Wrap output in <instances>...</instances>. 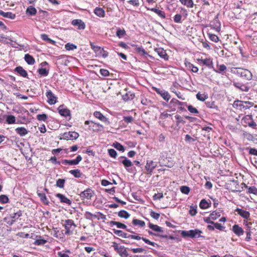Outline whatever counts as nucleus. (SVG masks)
<instances>
[{
	"label": "nucleus",
	"instance_id": "6ab92c4d",
	"mask_svg": "<svg viewBox=\"0 0 257 257\" xmlns=\"http://www.w3.org/2000/svg\"><path fill=\"white\" fill-rule=\"evenodd\" d=\"M232 230L238 236L242 235L244 233L243 229L237 224L234 225L232 226Z\"/></svg>",
	"mask_w": 257,
	"mask_h": 257
},
{
	"label": "nucleus",
	"instance_id": "a18cd8bd",
	"mask_svg": "<svg viewBox=\"0 0 257 257\" xmlns=\"http://www.w3.org/2000/svg\"><path fill=\"white\" fill-rule=\"evenodd\" d=\"M6 121L9 124H13L15 123L16 118L14 115H9L7 117Z\"/></svg>",
	"mask_w": 257,
	"mask_h": 257
},
{
	"label": "nucleus",
	"instance_id": "b1692460",
	"mask_svg": "<svg viewBox=\"0 0 257 257\" xmlns=\"http://www.w3.org/2000/svg\"><path fill=\"white\" fill-rule=\"evenodd\" d=\"M15 131L21 137H24L28 133V131L24 127H17Z\"/></svg>",
	"mask_w": 257,
	"mask_h": 257
},
{
	"label": "nucleus",
	"instance_id": "a19ab883",
	"mask_svg": "<svg viewBox=\"0 0 257 257\" xmlns=\"http://www.w3.org/2000/svg\"><path fill=\"white\" fill-rule=\"evenodd\" d=\"M118 216L121 218H128L130 215V214L125 210H121L118 213Z\"/></svg>",
	"mask_w": 257,
	"mask_h": 257
},
{
	"label": "nucleus",
	"instance_id": "338daca9",
	"mask_svg": "<svg viewBox=\"0 0 257 257\" xmlns=\"http://www.w3.org/2000/svg\"><path fill=\"white\" fill-rule=\"evenodd\" d=\"M127 3L134 7H138L140 6L139 0H130Z\"/></svg>",
	"mask_w": 257,
	"mask_h": 257
},
{
	"label": "nucleus",
	"instance_id": "39448f33",
	"mask_svg": "<svg viewBox=\"0 0 257 257\" xmlns=\"http://www.w3.org/2000/svg\"><path fill=\"white\" fill-rule=\"evenodd\" d=\"M79 136L78 133L75 132H65L61 134L60 139H64L67 140H73L77 139Z\"/></svg>",
	"mask_w": 257,
	"mask_h": 257
},
{
	"label": "nucleus",
	"instance_id": "4d7b16f0",
	"mask_svg": "<svg viewBox=\"0 0 257 257\" xmlns=\"http://www.w3.org/2000/svg\"><path fill=\"white\" fill-rule=\"evenodd\" d=\"M245 149L249 151V154L257 156V149L250 147H247Z\"/></svg>",
	"mask_w": 257,
	"mask_h": 257
},
{
	"label": "nucleus",
	"instance_id": "e2e57ef3",
	"mask_svg": "<svg viewBox=\"0 0 257 257\" xmlns=\"http://www.w3.org/2000/svg\"><path fill=\"white\" fill-rule=\"evenodd\" d=\"M84 217L87 219H91L92 217H96V215L92 214L89 211H86L84 213Z\"/></svg>",
	"mask_w": 257,
	"mask_h": 257
},
{
	"label": "nucleus",
	"instance_id": "de8ad7c7",
	"mask_svg": "<svg viewBox=\"0 0 257 257\" xmlns=\"http://www.w3.org/2000/svg\"><path fill=\"white\" fill-rule=\"evenodd\" d=\"M125 34V31H124V30H123V29L121 30L120 28L117 29V31L116 32V35L117 37L120 38L123 37Z\"/></svg>",
	"mask_w": 257,
	"mask_h": 257
},
{
	"label": "nucleus",
	"instance_id": "7ed1b4c3",
	"mask_svg": "<svg viewBox=\"0 0 257 257\" xmlns=\"http://www.w3.org/2000/svg\"><path fill=\"white\" fill-rule=\"evenodd\" d=\"M253 105V103L250 101H242L241 100H237L234 101L232 105L234 108L241 110L242 109H248L252 107Z\"/></svg>",
	"mask_w": 257,
	"mask_h": 257
},
{
	"label": "nucleus",
	"instance_id": "20e7f679",
	"mask_svg": "<svg viewBox=\"0 0 257 257\" xmlns=\"http://www.w3.org/2000/svg\"><path fill=\"white\" fill-rule=\"evenodd\" d=\"M74 221L72 219H67L65 221L64 227L66 229L65 234L68 235L72 233L73 230L76 227Z\"/></svg>",
	"mask_w": 257,
	"mask_h": 257
},
{
	"label": "nucleus",
	"instance_id": "72a5a7b5",
	"mask_svg": "<svg viewBox=\"0 0 257 257\" xmlns=\"http://www.w3.org/2000/svg\"><path fill=\"white\" fill-rule=\"evenodd\" d=\"M37 13L36 9L33 6L29 7L26 10V14L30 16H34Z\"/></svg>",
	"mask_w": 257,
	"mask_h": 257
},
{
	"label": "nucleus",
	"instance_id": "bf43d9fd",
	"mask_svg": "<svg viewBox=\"0 0 257 257\" xmlns=\"http://www.w3.org/2000/svg\"><path fill=\"white\" fill-rule=\"evenodd\" d=\"M188 110L192 113L196 114L198 113V110L191 105L187 106Z\"/></svg>",
	"mask_w": 257,
	"mask_h": 257
},
{
	"label": "nucleus",
	"instance_id": "a878e982",
	"mask_svg": "<svg viewBox=\"0 0 257 257\" xmlns=\"http://www.w3.org/2000/svg\"><path fill=\"white\" fill-rule=\"evenodd\" d=\"M217 67L218 68L217 70L214 69L216 72L222 74H224L225 73L227 68L224 64L217 65Z\"/></svg>",
	"mask_w": 257,
	"mask_h": 257
},
{
	"label": "nucleus",
	"instance_id": "603ef678",
	"mask_svg": "<svg viewBox=\"0 0 257 257\" xmlns=\"http://www.w3.org/2000/svg\"><path fill=\"white\" fill-rule=\"evenodd\" d=\"M220 216V212L217 211H213L210 214V218L212 220H216Z\"/></svg>",
	"mask_w": 257,
	"mask_h": 257
},
{
	"label": "nucleus",
	"instance_id": "4be33fe9",
	"mask_svg": "<svg viewBox=\"0 0 257 257\" xmlns=\"http://www.w3.org/2000/svg\"><path fill=\"white\" fill-rule=\"evenodd\" d=\"M37 194L38 196L40 197L41 201L45 204V205H49V201L47 199L46 195L44 193H40L37 191Z\"/></svg>",
	"mask_w": 257,
	"mask_h": 257
},
{
	"label": "nucleus",
	"instance_id": "09e8293b",
	"mask_svg": "<svg viewBox=\"0 0 257 257\" xmlns=\"http://www.w3.org/2000/svg\"><path fill=\"white\" fill-rule=\"evenodd\" d=\"M65 48L68 51L73 50L77 48V46L73 44L68 43L65 45Z\"/></svg>",
	"mask_w": 257,
	"mask_h": 257
},
{
	"label": "nucleus",
	"instance_id": "6e6d98bb",
	"mask_svg": "<svg viewBox=\"0 0 257 257\" xmlns=\"http://www.w3.org/2000/svg\"><path fill=\"white\" fill-rule=\"evenodd\" d=\"M197 206H190V209L189 210V213L190 214L193 216H195L197 213Z\"/></svg>",
	"mask_w": 257,
	"mask_h": 257
},
{
	"label": "nucleus",
	"instance_id": "1a4fd4ad",
	"mask_svg": "<svg viewBox=\"0 0 257 257\" xmlns=\"http://www.w3.org/2000/svg\"><path fill=\"white\" fill-rule=\"evenodd\" d=\"M157 163L152 160H148L147 162L145 168L148 174H151L153 170L156 167Z\"/></svg>",
	"mask_w": 257,
	"mask_h": 257
},
{
	"label": "nucleus",
	"instance_id": "49530a36",
	"mask_svg": "<svg viewBox=\"0 0 257 257\" xmlns=\"http://www.w3.org/2000/svg\"><path fill=\"white\" fill-rule=\"evenodd\" d=\"M112 146L114 147V148H115L116 150H117L118 151H120L121 152H124V147L119 143L115 142V143H113Z\"/></svg>",
	"mask_w": 257,
	"mask_h": 257
},
{
	"label": "nucleus",
	"instance_id": "aec40b11",
	"mask_svg": "<svg viewBox=\"0 0 257 257\" xmlns=\"http://www.w3.org/2000/svg\"><path fill=\"white\" fill-rule=\"evenodd\" d=\"M155 52L159 55V56L164 59L165 60L168 59V56L167 55L166 51L162 48H158L155 49Z\"/></svg>",
	"mask_w": 257,
	"mask_h": 257
},
{
	"label": "nucleus",
	"instance_id": "4c0bfd02",
	"mask_svg": "<svg viewBox=\"0 0 257 257\" xmlns=\"http://www.w3.org/2000/svg\"><path fill=\"white\" fill-rule=\"evenodd\" d=\"M185 65L186 67L190 69L194 73H197L198 71V68L194 66L192 64L189 62H185Z\"/></svg>",
	"mask_w": 257,
	"mask_h": 257
},
{
	"label": "nucleus",
	"instance_id": "774afa93",
	"mask_svg": "<svg viewBox=\"0 0 257 257\" xmlns=\"http://www.w3.org/2000/svg\"><path fill=\"white\" fill-rule=\"evenodd\" d=\"M209 35L210 39L213 42H218L219 41V38L216 35L209 34Z\"/></svg>",
	"mask_w": 257,
	"mask_h": 257
},
{
	"label": "nucleus",
	"instance_id": "9d476101",
	"mask_svg": "<svg viewBox=\"0 0 257 257\" xmlns=\"http://www.w3.org/2000/svg\"><path fill=\"white\" fill-rule=\"evenodd\" d=\"M46 95L48 98V102L50 104L56 103L57 98L51 90H48L46 93Z\"/></svg>",
	"mask_w": 257,
	"mask_h": 257
},
{
	"label": "nucleus",
	"instance_id": "0e129e2a",
	"mask_svg": "<svg viewBox=\"0 0 257 257\" xmlns=\"http://www.w3.org/2000/svg\"><path fill=\"white\" fill-rule=\"evenodd\" d=\"M108 154H109V156L111 157H112V158H115L116 157V156H117V153H116V152L114 149H108Z\"/></svg>",
	"mask_w": 257,
	"mask_h": 257
},
{
	"label": "nucleus",
	"instance_id": "2eb2a0df",
	"mask_svg": "<svg viewBox=\"0 0 257 257\" xmlns=\"http://www.w3.org/2000/svg\"><path fill=\"white\" fill-rule=\"evenodd\" d=\"M198 61L200 64H202L206 66L209 68H213V62L210 58H206L205 59H199Z\"/></svg>",
	"mask_w": 257,
	"mask_h": 257
},
{
	"label": "nucleus",
	"instance_id": "7c9ffc66",
	"mask_svg": "<svg viewBox=\"0 0 257 257\" xmlns=\"http://www.w3.org/2000/svg\"><path fill=\"white\" fill-rule=\"evenodd\" d=\"M149 227L155 231H156L158 232H163L162 227H160L159 226H158L157 225L153 224L150 222L149 223Z\"/></svg>",
	"mask_w": 257,
	"mask_h": 257
},
{
	"label": "nucleus",
	"instance_id": "864d4df0",
	"mask_svg": "<svg viewBox=\"0 0 257 257\" xmlns=\"http://www.w3.org/2000/svg\"><path fill=\"white\" fill-rule=\"evenodd\" d=\"M65 180L62 179H59L56 181V186L60 188H63L64 186Z\"/></svg>",
	"mask_w": 257,
	"mask_h": 257
},
{
	"label": "nucleus",
	"instance_id": "c756f323",
	"mask_svg": "<svg viewBox=\"0 0 257 257\" xmlns=\"http://www.w3.org/2000/svg\"><path fill=\"white\" fill-rule=\"evenodd\" d=\"M69 173L77 178H81L83 176V174L79 169L71 170Z\"/></svg>",
	"mask_w": 257,
	"mask_h": 257
},
{
	"label": "nucleus",
	"instance_id": "ea45409f",
	"mask_svg": "<svg viewBox=\"0 0 257 257\" xmlns=\"http://www.w3.org/2000/svg\"><path fill=\"white\" fill-rule=\"evenodd\" d=\"M132 223L135 226L143 227L145 225V222L144 221L139 220L138 219H134Z\"/></svg>",
	"mask_w": 257,
	"mask_h": 257
},
{
	"label": "nucleus",
	"instance_id": "79ce46f5",
	"mask_svg": "<svg viewBox=\"0 0 257 257\" xmlns=\"http://www.w3.org/2000/svg\"><path fill=\"white\" fill-rule=\"evenodd\" d=\"M199 206L201 209H207L209 207V203L205 199H202L200 202Z\"/></svg>",
	"mask_w": 257,
	"mask_h": 257
},
{
	"label": "nucleus",
	"instance_id": "5fc2aeb1",
	"mask_svg": "<svg viewBox=\"0 0 257 257\" xmlns=\"http://www.w3.org/2000/svg\"><path fill=\"white\" fill-rule=\"evenodd\" d=\"M90 45L91 46V49L96 53L98 54L99 51L101 50V48L100 47L95 46L92 43L90 42Z\"/></svg>",
	"mask_w": 257,
	"mask_h": 257
},
{
	"label": "nucleus",
	"instance_id": "2f4dec72",
	"mask_svg": "<svg viewBox=\"0 0 257 257\" xmlns=\"http://www.w3.org/2000/svg\"><path fill=\"white\" fill-rule=\"evenodd\" d=\"M94 13L96 15L100 17H103L105 15V12L103 9L100 8H96L94 10Z\"/></svg>",
	"mask_w": 257,
	"mask_h": 257
},
{
	"label": "nucleus",
	"instance_id": "13d9d810",
	"mask_svg": "<svg viewBox=\"0 0 257 257\" xmlns=\"http://www.w3.org/2000/svg\"><path fill=\"white\" fill-rule=\"evenodd\" d=\"M37 118L39 120L45 121L48 116L46 114L43 113L37 115Z\"/></svg>",
	"mask_w": 257,
	"mask_h": 257
},
{
	"label": "nucleus",
	"instance_id": "bb28decb",
	"mask_svg": "<svg viewBox=\"0 0 257 257\" xmlns=\"http://www.w3.org/2000/svg\"><path fill=\"white\" fill-rule=\"evenodd\" d=\"M148 10L155 13L161 18L164 19L166 17L165 13L164 12L161 11L156 8L148 9Z\"/></svg>",
	"mask_w": 257,
	"mask_h": 257
},
{
	"label": "nucleus",
	"instance_id": "e433bc0d",
	"mask_svg": "<svg viewBox=\"0 0 257 257\" xmlns=\"http://www.w3.org/2000/svg\"><path fill=\"white\" fill-rule=\"evenodd\" d=\"M112 230L116 235L122 237L128 238V234L127 233L123 232L122 231L119 230H116L115 229H113Z\"/></svg>",
	"mask_w": 257,
	"mask_h": 257
},
{
	"label": "nucleus",
	"instance_id": "412c9836",
	"mask_svg": "<svg viewBox=\"0 0 257 257\" xmlns=\"http://www.w3.org/2000/svg\"><path fill=\"white\" fill-rule=\"evenodd\" d=\"M116 252L121 257H127L128 255L126 249L123 246H120Z\"/></svg>",
	"mask_w": 257,
	"mask_h": 257
},
{
	"label": "nucleus",
	"instance_id": "a211bd4d",
	"mask_svg": "<svg viewBox=\"0 0 257 257\" xmlns=\"http://www.w3.org/2000/svg\"><path fill=\"white\" fill-rule=\"evenodd\" d=\"M235 211L242 218L247 219L250 217V213L248 211L243 210L242 209L237 208Z\"/></svg>",
	"mask_w": 257,
	"mask_h": 257
},
{
	"label": "nucleus",
	"instance_id": "0eeeda50",
	"mask_svg": "<svg viewBox=\"0 0 257 257\" xmlns=\"http://www.w3.org/2000/svg\"><path fill=\"white\" fill-rule=\"evenodd\" d=\"M94 194L93 191L90 188H88L80 194V198L82 200L91 199Z\"/></svg>",
	"mask_w": 257,
	"mask_h": 257
},
{
	"label": "nucleus",
	"instance_id": "69168bd1",
	"mask_svg": "<svg viewBox=\"0 0 257 257\" xmlns=\"http://www.w3.org/2000/svg\"><path fill=\"white\" fill-rule=\"evenodd\" d=\"M196 97L198 100L202 101H204L207 98L206 95L204 94H201L200 93H198L196 94Z\"/></svg>",
	"mask_w": 257,
	"mask_h": 257
},
{
	"label": "nucleus",
	"instance_id": "5701e85b",
	"mask_svg": "<svg viewBox=\"0 0 257 257\" xmlns=\"http://www.w3.org/2000/svg\"><path fill=\"white\" fill-rule=\"evenodd\" d=\"M0 15L5 18H9L12 20L14 19L16 17L15 14L11 12H4L2 10H0Z\"/></svg>",
	"mask_w": 257,
	"mask_h": 257
},
{
	"label": "nucleus",
	"instance_id": "c9c22d12",
	"mask_svg": "<svg viewBox=\"0 0 257 257\" xmlns=\"http://www.w3.org/2000/svg\"><path fill=\"white\" fill-rule=\"evenodd\" d=\"M233 85L235 87L240 89L242 91L247 92L249 90V87L245 85H241L238 83H234Z\"/></svg>",
	"mask_w": 257,
	"mask_h": 257
},
{
	"label": "nucleus",
	"instance_id": "680f3d73",
	"mask_svg": "<svg viewBox=\"0 0 257 257\" xmlns=\"http://www.w3.org/2000/svg\"><path fill=\"white\" fill-rule=\"evenodd\" d=\"M22 216V213L19 211L11 214V218L15 220Z\"/></svg>",
	"mask_w": 257,
	"mask_h": 257
},
{
	"label": "nucleus",
	"instance_id": "393cba45",
	"mask_svg": "<svg viewBox=\"0 0 257 257\" xmlns=\"http://www.w3.org/2000/svg\"><path fill=\"white\" fill-rule=\"evenodd\" d=\"M15 71L19 73L21 76L24 77H27L28 76V74L27 71L23 69V68L21 66L17 67L15 68Z\"/></svg>",
	"mask_w": 257,
	"mask_h": 257
},
{
	"label": "nucleus",
	"instance_id": "c85d7f7f",
	"mask_svg": "<svg viewBox=\"0 0 257 257\" xmlns=\"http://www.w3.org/2000/svg\"><path fill=\"white\" fill-rule=\"evenodd\" d=\"M24 58L26 62L29 65H33L35 62L34 58L29 54H26Z\"/></svg>",
	"mask_w": 257,
	"mask_h": 257
},
{
	"label": "nucleus",
	"instance_id": "37998d69",
	"mask_svg": "<svg viewBox=\"0 0 257 257\" xmlns=\"http://www.w3.org/2000/svg\"><path fill=\"white\" fill-rule=\"evenodd\" d=\"M41 38H42V39L43 40H44L45 41L48 42L49 43H50L52 44H54L55 43V42L54 40L49 38L48 37V36L46 34H42L41 35Z\"/></svg>",
	"mask_w": 257,
	"mask_h": 257
},
{
	"label": "nucleus",
	"instance_id": "9b49d317",
	"mask_svg": "<svg viewBox=\"0 0 257 257\" xmlns=\"http://www.w3.org/2000/svg\"><path fill=\"white\" fill-rule=\"evenodd\" d=\"M59 113L62 116L67 117L70 115V111L63 105H61L57 108Z\"/></svg>",
	"mask_w": 257,
	"mask_h": 257
},
{
	"label": "nucleus",
	"instance_id": "f257e3e1",
	"mask_svg": "<svg viewBox=\"0 0 257 257\" xmlns=\"http://www.w3.org/2000/svg\"><path fill=\"white\" fill-rule=\"evenodd\" d=\"M231 71L233 74H236L244 80H250L252 79V74L248 69L241 68H234Z\"/></svg>",
	"mask_w": 257,
	"mask_h": 257
},
{
	"label": "nucleus",
	"instance_id": "423d86ee",
	"mask_svg": "<svg viewBox=\"0 0 257 257\" xmlns=\"http://www.w3.org/2000/svg\"><path fill=\"white\" fill-rule=\"evenodd\" d=\"M242 122L246 124H247L249 127L252 128H255L256 126V123L253 120L252 116L251 115H247L243 117L242 119Z\"/></svg>",
	"mask_w": 257,
	"mask_h": 257
},
{
	"label": "nucleus",
	"instance_id": "f3484780",
	"mask_svg": "<svg viewBox=\"0 0 257 257\" xmlns=\"http://www.w3.org/2000/svg\"><path fill=\"white\" fill-rule=\"evenodd\" d=\"M93 115L100 121L105 122L107 124L109 123L108 119L103 115L100 111H96L93 113Z\"/></svg>",
	"mask_w": 257,
	"mask_h": 257
},
{
	"label": "nucleus",
	"instance_id": "4468645a",
	"mask_svg": "<svg viewBox=\"0 0 257 257\" xmlns=\"http://www.w3.org/2000/svg\"><path fill=\"white\" fill-rule=\"evenodd\" d=\"M55 196L59 199L61 203H66L68 205H70L72 203V201L69 199L62 194L57 193Z\"/></svg>",
	"mask_w": 257,
	"mask_h": 257
},
{
	"label": "nucleus",
	"instance_id": "052dcab7",
	"mask_svg": "<svg viewBox=\"0 0 257 257\" xmlns=\"http://www.w3.org/2000/svg\"><path fill=\"white\" fill-rule=\"evenodd\" d=\"M136 51L140 55L144 56L147 54V53L145 51V49L142 47L137 48Z\"/></svg>",
	"mask_w": 257,
	"mask_h": 257
},
{
	"label": "nucleus",
	"instance_id": "cd10ccee",
	"mask_svg": "<svg viewBox=\"0 0 257 257\" xmlns=\"http://www.w3.org/2000/svg\"><path fill=\"white\" fill-rule=\"evenodd\" d=\"M109 224L111 226L113 225H116L117 228H121V229H126V226L119 222H117L115 221H111L109 222Z\"/></svg>",
	"mask_w": 257,
	"mask_h": 257
},
{
	"label": "nucleus",
	"instance_id": "473e14b6",
	"mask_svg": "<svg viewBox=\"0 0 257 257\" xmlns=\"http://www.w3.org/2000/svg\"><path fill=\"white\" fill-rule=\"evenodd\" d=\"M120 158H123L124 159L122 161L121 163L124 166L127 168L132 166L133 163L125 157H121Z\"/></svg>",
	"mask_w": 257,
	"mask_h": 257
},
{
	"label": "nucleus",
	"instance_id": "ddd939ff",
	"mask_svg": "<svg viewBox=\"0 0 257 257\" xmlns=\"http://www.w3.org/2000/svg\"><path fill=\"white\" fill-rule=\"evenodd\" d=\"M71 24L74 26L77 27L79 30H84L85 28V23L80 19L73 20Z\"/></svg>",
	"mask_w": 257,
	"mask_h": 257
},
{
	"label": "nucleus",
	"instance_id": "3c124183",
	"mask_svg": "<svg viewBox=\"0 0 257 257\" xmlns=\"http://www.w3.org/2000/svg\"><path fill=\"white\" fill-rule=\"evenodd\" d=\"M180 191L182 193L185 194H188L190 191V189L187 186H183L181 187Z\"/></svg>",
	"mask_w": 257,
	"mask_h": 257
},
{
	"label": "nucleus",
	"instance_id": "f03ea898",
	"mask_svg": "<svg viewBox=\"0 0 257 257\" xmlns=\"http://www.w3.org/2000/svg\"><path fill=\"white\" fill-rule=\"evenodd\" d=\"M201 233H202V231L201 230L195 229L190 230H182L181 232V235L183 238H204V236L201 235Z\"/></svg>",
	"mask_w": 257,
	"mask_h": 257
},
{
	"label": "nucleus",
	"instance_id": "8fccbe9b",
	"mask_svg": "<svg viewBox=\"0 0 257 257\" xmlns=\"http://www.w3.org/2000/svg\"><path fill=\"white\" fill-rule=\"evenodd\" d=\"M207 107L217 109V106L215 105L214 101H207L205 102Z\"/></svg>",
	"mask_w": 257,
	"mask_h": 257
},
{
	"label": "nucleus",
	"instance_id": "6e6552de",
	"mask_svg": "<svg viewBox=\"0 0 257 257\" xmlns=\"http://www.w3.org/2000/svg\"><path fill=\"white\" fill-rule=\"evenodd\" d=\"M82 159L81 156L78 155L75 160H62L61 163L64 165L69 164V165H76L78 164L81 161Z\"/></svg>",
	"mask_w": 257,
	"mask_h": 257
},
{
	"label": "nucleus",
	"instance_id": "c03bdc74",
	"mask_svg": "<svg viewBox=\"0 0 257 257\" xmlns=\"http://www.w3.org/2000/svg\"><path fill=\"white\" fill-rule=\"evenodd\" d=\"M38 72L42 76H47L49 74V70L44 68H40L38 69Z\"/></svg>",
	"mask_w": 257,
	"mask_h": 257
},
{
	"label": "nucleus",
	"instance_id": "dca6fc26",
	"mask_svg": "<svg viewBox=\"0 0 257 257\" xmlns=\"http://www.w3.org/2000/svg\"><path fill=\"white\" fill-rule=\"evenodd\" d=\"M89 129L94 132H99L103 130V126L99 123H95L93 121L91 124L89 125Z\"/></svg>",
	"mask_w": 257,
	"mask_h": 257
},
{
	"label": "nucleus",
	"instance_id": "f704fd0d",
	"mask_svg": "<svg viewBox=\"0 0 257 257\" xmlns=\"http://www.w3.org/2000/svg\"><path fill=\"white\" fill-rule=\"evenodd\" d=\"M181 4L188 8H193L194 3L192 0H179Z\"/></svg>",
	"mask_w": 257,
	"mask_h": 257
},
{
	"label": "nucleus",
	"instance_id": "58836bf2",
	"mask_svg": "<svg viewBox=\"0 0 257 257\" xmlns=\"http://www.w3.org/2000/svg\"><path fill=\"white\" fill-rule=\"evenodd\" d=\"M245 188L247 189L248 191L247 193L249 194H253L254 195H257V188L255 186H250L249 187L245 184Z\"/></svg>",
	"mask_w": 257,
	"mask_h": 257
},
{
	"label": "nucleus",
	"instance_id": "f8f14e48",
	"mask_svg": "<svg viewBox=\"0 0 257 257\" xmlns=\"http://www.w3.org/2000/svg\"><path fill=\"white\" fill-rule=\"evenodd\" d=\"M155 91L158 94H160L165 100L168 101L170 99L171 96L168 91L160 88H156Z\"/></svg>",
	"mask_w": 257,
	"mask_h": 257
}]
</instances>
